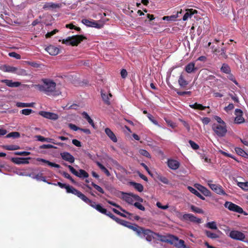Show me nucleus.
<instances>
[{"label": "nucleus", "instance_id": "nucleus-23", "mask_svg": "<svg viewBox=\"0 0 248 248\" xmlns=\"http://www.w3.org/2000/svg\"><path fill=\"white\" fill-rule=\"evenodd\" d=\"M61 6V4L54 3L53 2H47L44 5L43 9H56L60 8Z\"/></svg>", "mask_w": 248, "mask_h": 248}, {"label": "nucleus", "instance_id": "nucleus-30", "mask_svg": "<svg viewBox=\"0 0 248 248\" xmlns=\"http://www.w3.org/2000/svg\"><path fill=\"white\" fill-rule=\"evenodd\" d=\"M198 189L205 196H209L210 195V191L207 189L205 187L201 185H198Z\"/></svg>", "mask_w": 248, "mask_h": 248}, {"label": "nucleus", "instance_id": "nucleus-20", "mask_svg": "<svg viewBox=\"0 0 248 248\" xmlns=\"http://www.w3.org/2000/svg\"><path fill=\"white\" fill-rule=\"evenodd\" d=\"M105 132L108 137L114 142H117L118 140L114 133L109 128L105 129Z\"/></svg>", "mask_w": 248, "mask_h": 248}, {"label": "nucleus", "instance_id": "nucleus-39", "mask_svg": "<svg viewBox=\"0 0 248 248\" xmlns=\"http://www.w3.org/2000/svg\"><path fill=\"white\" fill-rule=\"evenodd\" d=\"M82 115L84 116V118L86 119L88 122L93 127H94V124L93 123V120L91 118L89 115L86 112H83L82 113Z\"/></svg>", "mask_w": 248, "mask_h": 248}, {"label": "nucleus", "instance_id": "nucleus-54", "mask_svg": "<svg viewBox=\"0 0 248 248\" xmlns=\"http://www.w3.org/2000/svg\"><path fill=\"white\" fill-rule=\"evenodd\" d=\"M189 144L190 145L192 148L194 150H197L199 148V146L195 143L194 141L189 140L188 141Z\"/></svg>", "mask_w": 248, "mask_h": 248}, {"label": "nucleus", "instance_id": "nucleus-45", "mask_svg": "<svg viewBox=\"0 0 248 248\" xmlns=\"http://www.w3.org/2000/svg\"><path fill=\"white\" fill-rule=\"evenodd\" d=\"M178 14V12L177 13ZM178 17V14L170 16H165L163 17V20L167 21H174Z\"/></svg>", "mask_w": 248, "mask_h": 248}, {"label": "nucleus", "instance_id": "nucleus-15", "mask_svg": "<svg viewBox=\"0 0 248 248\" xmlns=\"http://www.w3.org/2000/svg\"><path fill=\"white\" fill-rule=\"evenodd\" d=\"M60 155L63 160L70 163H73L75 161V157L68 152H64L61 153Z\"/></svg>", "mask_w": 248, "mask_h": 248}, {"label": "nucleus", "instance_id": "nucleus-43", "mask_svg": "<svg viewBox=\"0 0 248 248\" xmlns=\"http://www.w3.org/2000/svg\"><path fill=\"white\" fill-rule=\"evenodd\" d=\"M237 186L245 191H248V182H238Z\"/></svg>", "mask_w": 248, "mask_h": 248}, {"label": "nucleus", "instance_id": "nucleus-51", "mask_svg": "<svg viewBox=\"0 0 248 248\" xmlns=\"http://www.w3.org/2000/svg\"><path fill=\"white\" fill-rule=\"evenodd\" d=\"M93 22V20H89L87 19H83L81 21V22L83 24H84V25H85L87 26L91 27H92Z\"/></svg>", "mask_w": 248, "mask_h": 248}, {"label": "nucleus", "instance_id": "nucleus-24", "mask_svg": "<svg viewBox=\"0 0 248 248\" xmlns=\"http://www.w3.org/2000/svg\"><path fill=\"white\" fill-rule=\"evenodd\" d=\"M36 160L38 161H40V162H42L43 163H46L48 165H49L51 167H54V168H60L61 167L60 165L55 163L51 162L48 160H46L43 158H37Z\"/></svg>", "mask_w": 248, "mask_h": 248}, {"label": "nucleus", "instance_id": "nucleus-4", "mask_svg": "<svg viewBox=\"0 0 248 248\" xmlns=\"http://www.w3.org/2000/svg\"><path fill=\"white\" fill-rule=\"evenodd\" d=\"M177 217L182 221H189L191 222L197 224H200L202 222L201 218H198L190 213H186L182 215V213H179V215H177Z\"/></svg>", "mask_w": 248, "mask_h": 248}, {"label": "nucleus", "instance_id": "nucleus-50", "mask_svg": "<svg viewBox=\"0 0 248 248\" xmlns=\"http://www.w3.org/2000/svg\"><path fill=\"white\" fill-rule=\"evenodd\" d=\"M91 185L95 189H96L98 191H99L101 193L104 194L105 193L104 190L103 189V188L102 187H101L100 186H98L97 185L95 184L93 182H92Z\"/></svg>", "mask_w": 248, "mask_h": 248}, {"label": "nucleus", "instance_id": "nucleus-55", "mask_svg": "<svg viewBox=\"0 0 248 248\" xmlns=\"http://www.w3.org/2000/svg\"><path fill=\"white\" fill-rule=\"evenodd\" d=\"M40 149H57V147L51 144H43L40 146Z\"/></svg>", "mask_w": 248, "mask_h": 248}, {"label": "nucleus", "instance_id": "nucleus-57", "mask_svg": "<svg viewBox=\"0 0 248 248\" xmlns=\"http://www.w3.org/2000/svg\"><path fill=\"white\" fill-rule=\"evenodd\" d=\"M131 195L133 197L134 201H138V202H143V199L141 198V197H140L138 195L134 194L132 193V195Z\"/></svg>", "mask_w": 248, "mask_h": 248}, {"label": "nucleus", "instance_id": "nucleus-38", "mask_svg": "<svg viewBox=\"0 0 248 248\" xmlns=\"http://www.w3.org/2000/svg\"><path fill=\"white\" fill-rule=\"evenodd\" d=\"M4 148L7 150L14 151L20 149V147L17 145H8L3 146Z\"/></svg>", "mask_w": 248, "mask_h": 248}, {"label": "nucleus", "instance_id": "nucleus-12", "mask_svg": "<svg viewBox=\"0 0 248 248\" xmlns=\"http://www.w3.org/2000/svg\"><path fill=\"white\" fill-rule=\"evenodd\" d=\"M235 114L236 116L234 120L235 124H241L245 122V119L243 117V111L240 109H236Z\"/></svg>", "mask_w": 248, "mask_h": 248}, {"label": "nucleus", "instance_id": "nucleus-2", "mask_svg": "<svg viewBox=\"0 0 248 248\" xmlns=\"http://www.w3.org/2000/svg\"><path fill=\"white\" fill-rule=\"evenodd\" d=\"M86 39V37L83 35H74L68 37L62 40V43L67 45L78 46L83 40Z\"/></svg>", "mask_w": 248, "mask_h": 248}, {"label": "nucleus", "instance_id": "nucleus-9", "mask_svg": "<svg viewBox=\"0 0 248 248\" xmlns=\"http://www.w3.org/2000/svg\"><path fill=\"white\" fill-rule=\"evenodd\" d=\"M224 206L231 211L238 213H243L244 212L243 209L241 207L231 202H226Z\"/></svg>", "mask_w": 248, "mask_h": 248}, {"label": "nucleus", "instance_id": "nucleus-8", "mask_svg": "<svg viewBox=\"0 0 248 248\" xmlns=\"http://www.w3.org/2000/svg\"><path fill=\"white\" fill-rule=\"evenodd\" d=\"M156 237H157L160 241L170 243V244H172L173 241L174 240L178 241V238L172 235L165 236L160 235L159 233H156Z\"/></svg>", "mask_w": 248, "mask_h": 248}, {"label": "nucleus", "instance_id": "nucleus-59", "mask_svg": "<svg viewBox=\"0 0 248 248\" xmlns=\"http://www.w3.org/2000/svg\"><path fill=\"white\" fill-rule=\"evenodd\" d=\"M9 55L10 57L15 58L17 60H19L21 59L20 55L16 52H14L9 53Z\"/></svg>", "mask_w": 248, "mask_h": 248}, {"label": "nucleus", "instance_id": "nucleus-58", "mask_svg": "<svg viewBox=\"0 0 248 248\" xmlns=\"http://www.w3.org/2000/svg\"><path fill=\"white\" fill-rule=\"evenodd\" d=\"M15 154L16 155H18L26 156V155H31V153L29 152H26V151L16 152L15 153Z\"/></svg>", "mask_w": 248, "mask_h": 248}, {"label": "nucleus", "instance_id": "nucleus-33", "mask_svg": "<svg viewBox=\"0 0 248 248\" xmlns=\"http://www.w3.org/2000/svg\"><path fill=\"white\" fill-rule=\"evenodd\" d=\"M2 70L6 72L14 73L16 70V68L11 66L4 65L2 68Z\"/></svg>", "mask_w": 248, "mask_h": 248}, {"label": "nucleus", "instance_id": "nucleus-5", "mask_svg": "<svg viewBox=\"0 0 248 248\" xmlns=\"http://www.w3.org/2000/svg\"><path fill=\"white\" fill-rule=\"evenodd\" d=\"M65 166L68 168L70 171L75 175L79 178H88L89 174L84 170H79V172L77 171L72 166L66 164V163L63 164Z\"/></svg>", "mask_w": 248, "mask_h": 248}, {"label": "nucleus", "instance_id": "nucleus-17", "mask_svg": "<svg viewBox=\"0 0 248 248\" xmlns=\"http://www.w3.org/2000/svg\"><path fill=\"white\" fill-rule=\"evenodd\" d=\"M198 12L197 10L193 9H186V13L183 16V20L186 21L189 18H191L192 16L196 14H197Z\"/></svg>", "mask_w": 248, "mask_h": 248}, {"label": "nucleus", "instance_id": "nucleus-31", "mask_svg": "<svg viewBox=\"0 0 248 248\" xmlns=\"http://www.w3.org/2000/svg\"><path fill=\"white\" fill-rule=\"evenodd\" d=\"M178 83L181 87H185L188 84L187 81L185 80L182 75L179 76Z\"/></svg>", "mask_w": 248, "mask_h": 248}, {"label": "nucleus", "instance_id": "nucleus-44", "mask_svg": "<svg viewBox=\"0 0 248 248\" xmlns=\"http://www.w3.org/2000/svg\"><path fill=\"white\" fill-rule=\"evenodd\" d=\"M20 133L18 132H12L8 134H7L6 136V138H18L20 137Z\"/></svg>", "mask_w": 248, "mask_h": 248}, {"label": "nucleus", "instance_id": "nucleus-16", "mask_svg": "<svg viewBox=\"0 0 248 248\" xmlns=\"http://www.w3.org/2000/svg\"><path fill=\"white\" fill-rule=\"evenodd\" d=\"M31 157H16L13 158L12 160L15 164L20 165V164H28L29 163V160L31 159Z\"/></svg>", "mask_w": 248, "mask_h": 248}, {"label": "nucleus", "instance_id": "nucleus-40", "mask_svg": "<svg viewBox=\"0 0 248 248\" xmlns=\"http://www.w3.org/2000/svg\"><path fill=\"white\" fill-rule=\"evenodd\" d=\"M221 72L226 73L229 74L231 72V69L230 66L226 63H223L220 69Z\"/></svg>", "mask_w": 248, "mask_h": 248}, {"label": "nucleus", "instance_id": "nucleus-47", "mask_svg": "<svg viewBox=\"0 0 248 248\" xmlns=\"http://www.w3.org/2000/svg\"><path fill=\"white\" fill-rule=\"evenodd\" d=\"M107 216L109 217L110 218L115 220L117 223H118L119 221H120V218L116 217L114 215H113L111 212H108L106 214Z\"/></svg>", "mask_w": 248, "mask_h": 248}, {"label": "nucleus", "instance_id": "nucleus-25", "mask_svg": "<svg viewBox=\"0 0 248 248\" xmlns=\"http://www.w3.org/2000/svg\"><path fill=\"white\" fill-rule=\"evenodd\" d=\"M197 68L195 66L194 62H190L185 67V70L188 73H191L197 70Z\"/></svg>", "mask_w": 248, "mask_h": 248}, {"label": "nucleus", "instance_id": "nucleus-22", "mask_svg": "<svg viewBox=\"0 0 248 248\" xmlns=\"http://www.w3.org/2000/svg\"><path fill=\"white\" fill-rule=\"evenodd\" d=\"M122 193L124 195L122 198L124 201L129 204H134L133 197L131 195H132V193H126L123 192Z\"/></svg>", "mask_w": 248, "mask_h": 248}, {"label": "nucleus", "instance_id": "nucleus-7", "mask_svg": "<svg viewBox=\"0 0 248 248\" xmlns=\"http://www.w3.org/2000/svg\"><path fill=\"white\" fill-rule=\"evenodd\" d=\"M212 181L209 180L208 181V185L210 188L216 192L217 194L222 195H227L223 187L218 184H212Z\"/></svg>", "mask_w": 248, "mask_h": 248}, {"label": "nucleus", "instance_id": "nucleus-28", "mask_svg": "<svg viewBox=\"0 0 248 248\" xmlns=\"http://www.w3.org/2000/svg\"><path fill=\"white\" fill-rule=\"evenodd\" d=\"M101 96L103 100L106 105H110V99L112 97V94H101Z\"/></svg>", "mask_w": 248, "mask_h": 248}, {"label": "nucleus", "instance_id": "nucleus-6", "mask_svg": "<svg viewBox=\"0 0 248 248\" xmlns=\"http://www.w3.org/2000/svg\"><path fill=\"white\" fill-rule=\"evenodd\" d=\"M43 84L45 85V92H53L56 89V83L52 80L48 78H43L42 79Z\"/></svg>", "mask_w": 248, "mask_h": 248}, {"label": "nucleus", "instance_id": "nucleus-21", "mask_svg": "<svg viewBox=\"0 0 248 248\" xmlns=\"http://www.w3.org/2000/svg\"><path fill=\"white\" fill-rule=\"evenodd\" d=\"M46 50L51 55L55 56L59 53V49L53 46H49L46 48Z\"/></svg>", "mask_w": 248, "mask_h": 248}, {"label": "nucleus", "instance_id": "nucleus-61", "mask_svg": "<svg viewBox=\"0 0 248 248\" xmlns=\"http://www.w3.org/2000/svg\"><path fill=\"white\" fill-rule=\"evenodd\" d=\"M18 75H24L26 74V71L24 69H17L16 68V70L14 72Z\"/></svg>", "mask_w": 248, "mask_h": 248}, {"label": "nucleus", "instance_id": "nucleus-53", "mask_svg": "<svg viewBox=\"0 0 248 248\" xmlns=\"http://www.w3.org/2000/svg\"><path fill=\"white\" fill-rule=\"evenodd\" d=\"M33 111L32 109H31L25 108V109H23L21 110L20 112H21V114H22L23 115H29L30 114H31V112H33Z\"/></svg>", "mask_w": 248, "mask_h": 248}, {"label": "nucleus", "instance_id": "nucleus-11", "mask_svg": "<svg viewBox=\"0 0 248 248\" xmlns=\"http://www.w3.org/2000/svg\"><path fill=\"white\" fill-rule=\"evenodd\" d=\"M1 82L6 84V85L10 87H17L20 86L21 88H26L28 86L27 85L22 84L20 82L18 81H13L12 80L3 79Z\"/></svg>", "mask_w": 248, "mask_h": 248}, {"label": "nucleus", "instance_id": "nucleus-3", "mask_svg": "<svg viewBox=\"0 0 248 248\" xmlns=\"http://www.w3.org/2000/svg\"><path fill=\"white\" fill-rule=\"evenodd\" d=\"M212 129L215 134L220 138L225 137L227 132L226 124H221L215 123L212 125Z\"/></svg>", "mask_w": 248, "mask_h": 248}, {"label": "nucleus", "instance_id": "nucleus-27", "mask_svg": "<svg viewBox=\"0 0 248 248\" xmlns=\"http://www.w3.org/2000/svg\"><path fill=\"white\" fill-rule=\"evenodd\" d=\"M129 184L130 186H133L134 188L139 192H141L143 190V186L141 184L135 182H130Z\"/></svg>", "mask_w": 248, "mask_h": 248}, {"label": "nucleus", "instance_id": "nucleus-56", "mask_svg": "<svg viewBox=\"0 0 248 248\" xmlns=\"http://www.w3.org/2000/svg\"><path fill=\"white\" fill-rule=\"evenodd\" d=\"M134 206L137 208L138 209L144 211L145 210V207L140 202H136L133 204Z\"/></svg>", "mask_w": 248, "mask_h": 248}, {"label": "nucleus", "instance_id": "nucleus-10", "mask_svg": "<svg viewBox=\"0 0 248 248\" xmlns=\"http://www.w3.org/2000/svg\"><path fill=\"white\" fill-rule=\"evenodd\" d=\"M229 236L234 240L245 242V235L238 231H232L230 232Z\"/></svg>", "mask_w": 248, "mask_h": 248}, {"label": "nucleus", "instance_id": "nucleus-14", "mask_svg": "<svg viewBox=\"0 0 248 248\" xmlns=\"http://www.w3.org/2000/svg\"><path fill=\"white\" fill-rule=\"evenodd\" d=\"M39 115L44 117V118L56 120L58 119V115L54 113L47 112L45 111H41L39 112Z\"/></svg>", "mask_w": 248, "mask_h": 248}, {"label": "nucleus", "instance_id": "nucleus-37", "mask_svg": "<svg viewBox=\"0 0 248 248\" xmlns=\"http://www.w3.org/2000/svg\"><path fill=\"white\" fill-rule=\"evenodd\" d=\"M34 105V103H25L21 102H17L16 106L19 108H24V107H33Z\"/></svg>", "mask_w": 248, "mask_h": 248}, {"label": "nucleus", "instance_id": "nucleus-26", "mask_svg": "<svg viewBox=\"0 0 248 248\" xmlns=\"http://www.w3.org/2000/svg\"><path fill=\"white\" fill-rule=\"evenodd\" d=\"M106 202L109 204L118 208L119 209H120L121 211H122L123 213H124L125 214H126L127 215H131V213L127 212L120 205H119V204L114 202H113L112 201H109V200H106Z\"/></svg>", "mask_w": 248, "mask_h": 248}, {"label": "nucleus", "instance_id": "nucleus-29", "mask_svg": "<svg viewBox=\"0 0 248 248\" xmlns=\"http://www.w3.org/2000/svg\"><path fill=\"white\" fill-rule=\"evenodd\" d=\"M187 188L189 190V191L190 192H191L192 193L194 194V195H195L196 196H197L198 197H199V198H200L201 200H205V198L202 196L196 189H195L194 188L191 187V186H188L187 187Z\"/></svg>", "mask_w": 248, "mask_h": 248}, {"label": "nucleus", "instance_id": "nucleus-48", "mask_svg": "<svg viewBox=\"0 0 248 248\" xmlns=\"http://www.w3.org/2000/svg\"><path fill=\"white\" fill-rule=\"evenodd\" d=\"M157 178L159 181L165 184H168L169 183V180L166 177L162 175H158Z\"/></svg>", "mask_w": 248, "mask_h": 248}, {"label": "nucleus", "instance_id": "nucleus-60", "mask_svg": "<svg viewBox=\"0 0 248 248\" xmlns=\"http://www.w3.org/2000/svg\"><path fill=\"white\" fill-rule=\"evenodd\" d=\"M234 150L236 153L241 156H242V155L244 154V153L245 152L242 149L239 147L235 148Z\"/></svg>", "mask_w": 248, "mask_h": 248}, {"label": "nucleus", "instance_id": "nucleus-62", "mask_svg": "<svg viewBox=\"0 0 248 248\" xmlns=\"http://www.w3.org/2000/svg\"><path fill=\"white\" fill-rule=\"evenodd\" d=\"M147 117L148 118V119L153 123L154 124H155V125H158V122H157V121H156L154 117L150 114H148V115H147Z\"/></svg>", "mask_w": 248, "mask_h": 248}, {"label": "nucleus", "instance_id": "nucleus-52", "mask_svg": "<svg viewBox=\"0 0 248 248\" xmlns=\"http://www.w3.org/2000/svg\"><path fill=\"white\" fill-rule=\"evenodd\" d=\"M103 24L102 23H98L96 21L93 20L92 27H94V28H96L97 29H100L103 27Z\"/></svg>", "mask_w": 248, "mask_h": 248}, {"label": "nucleus", "instance_id": "nucleus-35", "mask_svg": "<svg viewBox=\"0 0 248 248\" xmlns=\"http://www.w3.org/2000/svg\"><path fill=\"white\" fill-rule=\"evenodd\" d=\"M190 208L191 210L193 212L202 214H203L204 213V211L202 209L198 207L195 206L194 205H191Z\"/></svg>", "mask_w": 248, "mask_h": 248}, {"label": "nucleus", "instance_id": "nucleus-63", "mask_svg": "<svg viewBox=\"0 0 248 248\" xmlns=\"http://www.w3.org/2000/svg\"><path fill=\"white\" fill-rule=\"evenodd\" d=\"M215 119L217 121V124H226L225 122L223 121L220 117L217 116H215L214 117Z\"/></svg>", "mask_w": 248, "mask_h": 248}, {"label": "nucleus", "instance_id": "nucleus-19", "mask_svg": "<svg viewBox=\"0 0 248 248\" xmlns=\"http://www.w3.org/2000/svg\"><path fill=\"white\" fill-rule=\"evenodd\" d=\"M129 229L135 232L139 236H141V235L143 234L145 229L144 228L140 227L135 224H132L131 226H130Z\"/></svg>", "mask_w": 248, "mask_h": 248}, {"label": "nucleus", "instance_id": "nucleus-41", "mask_svg": "<svg viewBox=\"0 0 248 248\" xmlns=\"http://www.w3.org/2000/svg\"><path fill=\"white\" fill-rule=\"evenodd\" d=\"M112 211L115 214H117L118 215H120V216H121L122 217H126V218H128L129 219H132V216L133 215L132 214H131V215H129L128 217H127L125 214L120 212V211H119L118 210H117L115 208H112Z\"/></svg>", "mask_w": 248, "mask_h": 248}, {"label": "nucleus", "instance_id": "nucleus-1", "mask_svg": "<svg viewBox=\"0 0 248 248\" xmlns=\"http://www.w3.org/2000/svg\"><path fill=\"white\" fill-rule=\"evenodd\" d=\"M56 185V184H55ZM57 185H58L62 188H65L66 192L68 193H72L75 195L77 196L78 198L81 199L86 203L89 204L91 206L95 209L100 213L106 215L108 211L106 209L104 208L100 204H96L95 202L92 201L88 198L84 194L82 193L80 191L77 190L72 186L63 184L61 182H58Z\"/></svg>", "mask_w": 248, "mask_h": 248}, {"label": "nucleus", "instance_id": "nucleus-49", "mask_svg": "<svg viewBox=\"0 0 248 248\" xmlns=\"http://www.w3.org/2000/svg\"><path fill=\"white\" fill-rule=\"evenodd\" d=\"M139 153L141 155H142L143 156H145L146 157H148V158H150L151 157V156H150V155L149 153L147 151H146V150H145L144 149H140L139 150Z\"/></svg>", "mask_w": 248, "mask_h": 248}, {"label": "nucleus", "instance_id": "nucleus-64", "mask_svg": "<svg viewBox=\"0 0 248 248\" xmlns=\"http://www.w3.org/2000/svg\"><path fill=\"white\" fill-rule=\"evenodd\" d=\"M201 120L204 125L208 124L211 121V119L208 117H204L202 118Z\"/></svg>", "mask_w": 248, "mask_h": 248}, {"label": "nucleus", "instance_id": "nucleus-46", "mask_svg": "<svg viewBox=\"0 0 248 248\" xmlns=\"http://www.w3.org/2000/svg\"><path fill=\"white\" fill-rule=\"evenodd\" d=\"M118 223H119L123 226H124L125 227H126L129 229L130 226H131L133 224L131 223L130 222H129L124 220H122L121 219H120V221H119Z\"/></svg>", "mask_w": 248, "mask_h": 248}, {"label": "nucleus", "instance_id": "nucleus-42", "mask_svg": "<svg viewBox=\"0 0 248 248\" xmlns=\"http://www.w3.org/2000/svg\"><path fill=\"white\" fill-rule=\"evenodd\" d=\"M205 226L209 229L213 230L217 229V224L215 221L209 222L206 224Z\"/></svg>", "mask_w": 248, "mask_h": 248}, {"label": "nucleus", "instance_id": "nucleus-13", "mask_svg": "<svg viewBox=\"0 0 248 248\" xmlns=\"http://www.w3.org/2000/svg\"><path fill=\"white\" fill-rule=\"evenodd\" d=\"M145 237L146 240L148 242L152 241L153 239L156 237V233L153 232L149 229H144L142 234Z\"/></svg>", "mask_w": 248, "mask_h": 248}, {"label": "nucleus", "instance_id": "nucleus-36", "mask_svg": "<svg viewBox=\"0 0 248 248\" xmlns=\"http://www.w3.org/2000/svg\"><path fill=\"white\" fill-rule=\"evenodd\" d=\"M189 107L191 108L199 109V110H204L206 107L202 106V104H198L197 103H195L194 104L189 105Z\"/></svg>", "mask_w": 248, "mask_h": 248}, {"label": "nucleus", "instance_id": "nucleus-18", "mask_svg": "<svg viewBox=\"0 0 248 248\" xmlns=\"http://www.w3.org/2000/svg\"><path fill=\"white\" fill-rule=\"evenodd\" d=\"M168 166L171 170H176L180 167L179 162L174 159H168L167 161Z\"/></svg>", "mask_w": 248, "mask_h": 248}, {"label": "nucleus", "instance_id": "nucleus-32", "mask_svg": "<svg viewBox=\"0 0 248 248\" xmlns=\"http://www.w3.org/2000/svg\"><path fill=\"white\" fill-rule=\"evenodd\" d=\"M208 238H211V239H216L218 238L219 237V236L218 234H217L216 233L212 232L209 231L205 230L204 232Z\"/></svg>", "mask_w": 248, "mask_h": 248}, {"label": "nucleus", "instance_id": "nucleus-34", "mask_svg": "<svg viewBox=\"0 0 248 248\" xmlns=\"http://www.w3.org/2000/svg\"><path fill=\"white\" fill-rule=\"evenodd\" d=\"M34 178L36 179L37 180L42 181L45 182H47L48 184H52V183L47 182L46 181V177L45 176H43V174L42 173H38V174H36ZM57 184H58V183L57 184H53L54 185H55V186H56L55 184L57 185Z\"/></svg>", "mask_w": 248, "mask_h": 248}]
</instances>
